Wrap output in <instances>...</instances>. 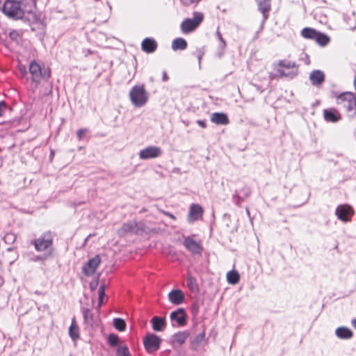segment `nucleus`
<instances>
[{
  "label": "nucleus",
  "mask_w": 356,
  "mask_h": 356,
  "mask_svg": "<svg viewBox=\"0 0 356 356\" xmlns=\"http://www.w3.org/2000/svg\"><path fill=\"white\" fill-rule=\"evenodd\" d=\"M309 79L314 86L322 83L325 79V75L321 70H314L311 72Z\"/></svg>",
  "instance_id": "6ab92c4d"
},
{
  "label": "nucleus",
  "mask_w": 356,
  "mask_h": 356,
  "mask_svg": "<svg viewBox=\"0 0 356 356\" xmlns=\"http://www.w3.org/2000/svg\"><path fill=\"white\" fill-rule=\"evenodd\" d=\"M3 282V280H2V278L0 277V286H1V285H2Z\"/></svg>",
  "instance_id": "603ef678"
},
{
  "label": "nucleus",
  "mask_w": 356,
  "mask_h": 356,
  "mask_svg": "<svg viewBox=\"0 0 356 356\" xmlns=\"http://www.w3.org/2000/svg\"><path fill=\"white\" fill-rule=\"evenodd\" d=\"M197 124L199 126H200L202 128H206L207 127V123H206L205 120H199L197 121Z\"/></svg>",
  "instance_id": "a18cd8bd"
},
{
  "label": "nucleus",
  "mask_w": 356,
  "mask_h": 356,
  "mask_svg": "<svg viewBox=\"0 0 356 356\" xmlns=\"http://www.w3.org/2000/svg\"><path fill=\"white\" fill-rule=\"evenodd\" d=\"M187 287L191 292L197 293L199 291V286L196 280L191 275H188L187 277Z\"/></svg>",
  "instance_id": "cd10ccee"
},
{
  "label": "nucleus",
  "mask_w": 356,
  "mask_h": 356,
  "mask_svg": "<svg viewBox=\"0 0 356 356\" xmlns=\"http://www.w3.org/2000/svg\"><path fill=\"white\" fill-rule=\"evenodd\" d=\"M98 296L99 298H104L105 297V286L101 285L98 290Z\"/></svg>",
  "instance_id": "4c0bfd02"
},
{
  "label": "nucleus",
  "mask_w": 356,
  "mask_h": 356,
  "mask_svg": "<svg viewBox=\"0 0 356 356\" xmlns=\"http://www.w3.org/2000/svg\"><path fill=\"white\" fill-rule=\"evenodd\" d=\"M113 325L116 330L124 331L126 327V323L123 319L118 318L113 320Z\"/></svg>",
  "instance_id": "473e14b6"
},
{
  "label": "nucleus",
  "mask_w": 356,
  "mask_h": 356,
  "mask_svg": "<svg viewBox=\"0 0 356 356\" xmlns=\"http://www.w3.org/2000/svg\"><path fill=\"white\" fill-rule=\"evenodd\" d=\"M0 9L6 16L14 19H22L24 15L21 2L18 1L5 0L2 4L0 1Z\"/></svg>",
  "instance_id": "f03ea898"
},
{
  "label": "nucleus",
  "mask_w": 356,
  "mask_h": 356,
  "mask_svg": "<svg viewBox=\"0 0 356 356\" xmlns=\"http://www.w3.org/2000/svg\"><path fill=\"white\" fill-rule=\"evenodd\" d=\"M131 102L136 107L143 106L148 101L149 96L144 85L135 86L129 92Z\"/></svg>",
  "instance_id": "7ed1b4c3"
},
{
  "label": "nucleus",
  "mask_w": 356,
  "mask_h": 356,
  "mask_svg": "<svg viewBox=\"0 0 356 356\" xmlns=\"http://www.w3.org/2000/svg\"><path fill=\"white\" fill-rule=\"evenodd\" d=\"M119 340L118 336L114 334H109L108 338V343L111 346H116L118 344Z\"/></svg>",
  "instance_id": "c9c22d12"
},
{
  "label": "nucleus",
  "mask_w": 356,
  "mask_h": 356,
  "mask_svg": "<svg viewBox=\"0 0 356 356\" xmlns=\"http://www.w3.org/2000/svg\"><path fill=\"white\" fill-rule=\"evenodd\" d=\"M161 339L154 334H147L143 339L144 346L148 353L156 351L159 347Z\"/></svg>",
  "instance_id": "6e6552de"
},
{
  "label": "nucleus",
  "mask_w": 356,
  "mask_h": 356,
  "mask_svg": "<svg viewBox=\"0 0 356 356\" xmlns=\"http://www.w3.org/2000/svg\"><path fill=\"white\" fill-rule=\"evenodd\" d=\"M16 238H17L16 235L11 232L7 233L3 236V241L7 244H13L15 241Z\"/></svg>",
  "instance_id": "72a5a7b5"
},
{
  "label": "nucleus",
  "mask_w": 356,
  "mask_h": 356,
  "mask_svg": "<svg viewBox=\"0 0 356 356\" xmlns=\"http://www.w3.org/2000/svg\"><path fill=\"white\" fill-rule=\"evenodd\" d=\"M9 36L11 40L17 41L20 38V34L17 31L13 30L10 32Z\"/></svg>",
  "instance_id": "e433bc0d"
},
{
  "label": "nucleus",
  "mask_w": 356,
  "mask_h": 356,
  "mask_svg": "<svg viewBox=\"0 0 356 356\" xmlns=\"http://www.w3.org/2000/svg\"><path fill=\"white\" fill-rule=\"evenodd\" d=\"M151 322L152 323L153 330L156 332H161L163 330L166 326L165 319L161 317L154 316L152 318Z\"/></svg>",
  "instance_id": "aec40b11"
},
{
  "label": "nucleus",
  "mask_w": 356,
  "mask_h": 356,
  "mask_svg": "<svg viewBox=\"0 0 356 356\" xmlns=\"http://www.w3.org/2000/svg\"><path fill=\"white\" fill-rule=\"evenodd\" d=\"M211 121L216 124L226 125L229 119L226 114L222 113H213L211 115Z\"/></svg>",
  "instance_id": "a211bd4d"
},
{
  "label": "nucleus",
  "mask_w": 356,
  "mask_h": 356,
  "mask_svg": "<svg viewBox=\"0 0 356 356\" xmlns=\"http://www.w3.org/2000/svg\"><path fill=\"white\" fill-rule=\"evenodd\" d=\"M86 133V129H81L78 130L76 134H77V137H78L79 140H81V138H83V136L85 135Z\"/></svg>",
  "instance_id": "a19ab883"
},
{
  "label": "nucleus",
  "mask_w": 356,
  "mask_h": 356,
  "mask_svg": "<svg viewBox=\"0 0 356 356\" xmlns=\"http://www.w3.org/2000/svg\"><path fill=\"white\" fill-rule=\"evenodd\" d=\"M239 274L234 270L229 271L227 274V280L229 284H235L239 281Z\"/></svg>",
  "instance_id": "c756f323"
},
{
  "label": "nucleus",
  "mask_w": 356,
  "mask_h": 356,
  "mask_svg": "<svg viewBox=\"0 0 356 356\" xmlns=\"http://www.w3.org/2000/svg\"><path fill=\"white\" fill-rule=\"evenodd\" d=\"M197 58H198V60H199V64L200 65L202 58V56L204 55V51L202 49H198L197 51Z\"/></svg>",
  "instance_id": "79ce46f5"
},
{
  "label": "nucleus",
  "mask_w": 356,
  "mask_h": 356,
  "mask_svg": "<svg viewBox=\"0 0 356 356\" xmlns=\"http://www.w3.org/2000/svg\"><path fill=\"white\" fill-rule=\"evenodd\" d=\"M33 243L35 248L38 252H42L48 250L53 243V236L51 232H45L38 238L34 240Z\"/></svg>",
  "instance_id": "0eeeda50"
},
{
  "label": "nucleus",
  "mask_w": 356,
  "mask_h": 356,
  "mask_svg": "<svg viewBox=\"0 0 356 356\" xmlns=\"http://www.w3.org/2000/svg\"><path fill=\"white\" fill-rule=\"evenodd\" d=\"M278 66L277 72L281 76L293 78L298 74V65L293 61L280 60Z\"/></svg>",
  "instance_id": "20e7f679"
},
{
  "label": "nucleus",
  "mask_w": 356,
  "mask_h": 356,
  "mask_svg": "<svg viewBox=\"0 0 356 356\" xmlns=\"http://www.w3.org/2000/svg\"><path fill=\"white\" fill-rule=\"evenodd\" d=\"M90 314V311L89 309H85L83 311V316L85 318H88Z\"/></svg>",
  "instance_id": "49530a36"
},
{
  "label": "nucleus",
  "mask_w": 356,
  "mask_h": 356,
  "mask_svg": "<svg viewBox=\"0 0 356 356\" xmlns=\"http://www.w3.org/2000/svg\"><path fill=\"white\" fill-rule=\"evenodd\" d=\"M315 41L321 46H325L329 43L330 38L325 33L318 32Z\"/></svg>",
  "instance_id": "7c9ffc66"
},
{
  "label": "nucleus",
  "mask_w": 356,
  "mask_h": 356,
  "mask_svg": "<svg viewBox=\"0 0 356 356\" xmlns=\"http://www.w3.org/2000/svg\"><path fill=\"white\" fill-rule=\"evenodd\" d=\"M20 70H21V72H22L23 75H24L26 74V69L25 68L22 69V68L20 67Z\"/></svg>",
  "instance_id": "3c124183"
},
{
  "label": "nucleus",
  "mask_w": 356,
  "mask_h": 356,
  "mask_svg": "<svg viewBox=\"0 0 356 356\" xmlns=\"http://www.w3.org/2000/svg\"><path fill=\"white\" fill-rule=\"evenodd\" d=\"M160 211H161L162 213H163L164 215H165V216H167L170 217V218H172V219H173V220H175V219H176V217H175L173 214H172V213H169V212H168V211H163V210H160Z\"/></svg>",
  "instance_id": "c03bdc74"
},
{
  "label": "nucleus",
  "mask_w": 356,
  "mask_h": 356,
  "mask_svg": "<svg viewBox=\"0 0 356 356\" xmlns=\"http://www.w3.org/2000/svg\"><path fill=\"white\" fill-rule=\"evenodd\" d=\"M216 36L218 38L219 42H220L219 46H218V47L220 49L218 55H219V56H221L224 53V51H225L227 44H226L225 40L223 39L222 34L220 33V32L218 30L216 31Z\"/></svg>",
  "instance_id": "2f4dec72"
},
{
  "label": "nucleus",
  "mask_w": 356,
  "mask_h": 356,
  "mask_svg": "<svg viewBox=\"0 0 356 356\" xmlns=\"http://www.w3.org/2000/svg\"><path fill=\"white\" fill-rule=\"evenodd\" d=\"M162 150L157 146H149L139 152V157L141 159L147 160L154 159L161 155Z\"/></svg>",
  "instance_id": "1a4fd4ad"
},
{
  "label": "nucleus",
  "mask_w": 356,
  "mask_h": 356,
  "mask_svg": "<svg viewBox=\"0 0 356 356\" xmlns=\"http://www.w3.org/2000/svg\"><path fill=\"white\" fill-rule=\"evenodd\" d=\"M189 337V333L187 331L179 332L175 333L172 336V341L174 343H177L179 345H182L185 343L188 337Z\"/></svg>",
  "instance_id": "4be33fe9"
},
{
  "label": "nucleus",
  "mask_w": 356,
  "mask_h": 356,
  "mask_svg": "<svg viewBox=\"0 0 356 356\" xmlns=\"http://www.w3.org/2000/svg\"><path fill=\"white\" fill-rule=\"evenodd\" d=\"M141 47L146 53H153L157 48V43L153 38H147L142 42Z\"/></svg>",
  "instance_id": "f3484780"
},
{
  "label": "nucleus",
  "mask_w": 356,
  "mask_h": 356,
  "mask_svg": "<svg viewBox=\"0 0 356 356\" xmlns=\"http://www.w3.org/2000/svg\"><path fill=\"white\" fill-rule=\"evenodd\" d=\"M200 0H181V2L185 6H190L193 3H197Z\"/></svg>",
  "instance_id": "58836bf2"
},
{
  "label": "nucleus",
  "mask_w": 356,
  "mask_h": 356,
  "mask_svg": "<svg viewBox=\"0 0 356 356\" xmlns=\"http://www.w3.org/2000/svg\"><path fill=\"white\" fill-rule=\"evenodd\" d=\"M352 325L354 327L355 329H356V319H353L352 321Z\"/></svg>",
  "instance_id": "8fccbe9b"
},
{
  "label": "nucleus",
  "mask_w": 356,
  "mask_h": 356,
  "mask_svg": "<svg viewBox=\"0 0 356 356\" xmlns=\"http://www.w3.org/2000/svg\"><path fill=\"white\" fill-rule=\"evenodd\" d=\"M184 245L192 254H197L201 253L202 247L200 244L190 237L184 239Z\"/></svg>",
  "instance_id": "4468645a"
},
{
  "label": "nucleus",
  "mask_w": 356,
  "mask_h": 356,
  "mask_svg": "<svg viewBox=\"0 0 356 356\" xmlns=\"http://www.w3.org/2000/svg\"><path fill=\"white\" fill-rule=\"evenodd\" d=\"M69 334L74 341L79 337V329L74 318H72V324L69 328Z\"/></svg>",
  "instance_id": "a878e982"
},
{
  "label": "nucleus",
  "mask_w": 356,
  "mask_h": 356,
  "mask_svg": "<svg viewBox=\"0 0 356 356\" xmlns=\"http://www.w3.org/2000/svg\"><path fill=\"white\" fill-rule=\"evenodd\" d=\"M170 318L175 321L178 325L181 326L186 323V314L183 309H178L170 314Z\"/></svg>",
  "instance_id": "2eb2a0df"
},
{
  "label": "nucleus",
  "mask_w": 356,
  "mask_h": 356,
  "mask_svg": "<svg viewBox=\"0 0 356 356\" xmlns=\"http://www.w3.org/2000/svg\"><path fill=\"white\" fill-rule=\"evenodd\" d=\"M137 222L135 221H129L124 223L119 230L120 234H124L127 233L136 232L137 228Z\"/></svg>",
  "instance_id": "412c9836"
},
{
  "label": "nucleus",
  "mask_w": 356,
  "mask_h": 356,
  "mask_svg": "<svg viewBox=\"0 0 356 356\" xmlns=\"http://www.w3.org/2000/svg\"><path fill=\"white\" fill-rule=\"evenodd\" d=\"M162 79H163V81H167L168 80V76L167 73H166L165 71H164L163 72V77H162Z\"/></svg>",
  "instance_id": "09e8293b"
},
{
  "label": "nucleus",
  "mask_w": 356,
  "mask_h": 356,
  "mask_svg": "<svg viewBox=\"0 0 356 356\" xmlns=\"http://www.w3.org/2000/svg\"><path fill=\"white\" fill-rule=\"evenodd\" d=\"M336 103L349 118L356 115V97L353 92H345L336 97Z\"/></svg>",
  "instance_id": "f257e3e1"
},
{
  "label": "nucleus",
  "mask_w": 356,
  "mask_h": 356,
  "mask_svg": "<svg viewBox=\"0 0 356 356\" xmlns=\"http://www.w3.org/2000/svg\"><path fill=\"white\" fill-rule=\"evenodd\" d=\"M47 259V255H43V256H36L35 257H34L33 259V260L34 261H44L45 259Z\"/></svg>",
  "instance_id": "37998d69"
},
{
  "label": "nucleus",
  "mask_w": 356,
  "mask_h": 356,
  "mask_svg": "<svg viewBox=\"0 0 356 356\" xmlns=\"http://www.w3.org/2000/svg\"><path fill=\"white\" fill-rule=\"evenodd\" d=\"M246 211H247V213H248V215H250V211H249L248 209H246Z\"/></svg>",
  "instance_id": "864d4df0"
},
{
  "label": "nucleus",
  "mask_w": 356,
  "mask_h": 356,
  "mask_svg": "<svg viewBox=\"0 0 356 356\" xmlns=\"http://www.w3.org/2000/svg\"><path fill=\"white\" fill-rule=\"evenodd\" d=\"M335 332L336 335L340 339H350L353 336L352 331L344 327L337 328Z\"/></svg>",
  "instance_id": "393cba45"
},
{
  "label": "nucleus",
  "mask_w": 356,
  "mask_h": 356,
  "mask_svg": "<svg viewBox=\"0 0 356 356\" xmlns=\"http://www.w3.org/2000/svg\"><path fill=\"white\" fill-rule=\"evenodd\" d=\"M104 298H99V302H98L97 309H99L102 307V305L104 302Z\"/></svg>",
  "instance_id": "de8ad7c7"
},
{
  "label": "nucleus",
  "mask_w": 356,
  "mask_h": 356,
  "mask_svg": "<svg viewBox=\"0 0 356 356\" xmlns=\"http://www.w3.org/2000/svg\"><path fill=\"white\" fill-rule=\"evenodd\" d=\"M168 298L174 305H180L184 300V294L180 289H175L169 293Z\"/></svg>",
  "instance_id": "dca6fc26"
},
{
  "label": "nucleus",
  "mask_w": 356,
  "mask_h": 356,
  "mask_svg": "<svg viewBox=\"0 0 356 356\" xmlns=\"http://www.w3.org/2000/svg\"><path fill=\"white\" fill-rule=\"evenodd\" d=\"M323 118L327 122L336 123L341 119V115L337 109L330 108L323 110Z\"/></svg>",
  "instance_id": "9b49d317"
},
{
  "label": "nucleus",
  "mask_w": 356,
  "mask_h": 356,
  "mask_svg": "<svg viewBox=\"0 0 356 356\" xmlns=\"http://www.w3.org/2000/svg\"><path fill=\"white\" fill-rule=\"evenodd\" d=\"M203 214V208L196 204L191 205L188 220L189 222H194L200 219Z\"/></svg>",
  "instance_id": "ddd939ff"
},
{
  "label": "nucleus",
  "mask_w": 356,
  "mask_h": 356,
  "mask_svg": "<svg viewBox=\"0 0 356 356\" xmlns=\"http://www.w3.org/2000/svg\"><path fill=\"white\" fill-rule=\"evenodd\" d=\"M203 13L194 12L193 17L192 19L187 18L182 22L181 24L182 32L184 33H188L194 31L203 21Z\"/></svg>",
  "instance_id": "39448f33"
},
{
  "label": "nucleus",
  "mask_w": 356,
  "mask_h": 356,
  "mask_svg": "<svg viewBox=\"0 0 356 356\" xmlns=\"http://www.w3.org/2000/svg\"><path fill=\"white\" fill-rule=\"evenodd\" d=\"M318 31L312 28H304L301 31V35L305 39L314 40L316 39Z\"/></svg>",
  "instance_id": "b1692460"
},
{
  "label": "nucleus",
  "mask_w": 356,
  "mask_h": 356,
  "mask_svg": "<svg viewBox=\"0 0 356 356\" xmlns=\"http://www.w3.org/2000/svg\"><path fill=\"white\" fill-rule=\"evenodd\" d=\"M353 211L352 208L346 204L340 205L336 209V215L338 218L343 222L348 221V216L353 215Z\"/></svg>",
  "instance_id": "f8f14e48"
},
{
  "label": "nucleus",
  "mask_w": 356,
  "mask_h": 356,
  "mask_svg": "<svg viewBox=\"0 0 356 356\" xmlns=\"http://www.w3.org/2000/svg\"><path fill=\"white\" fill-rule=\"evenodd\" d=\"M187 47V42L181 38L175 39L172 43V49L176 50H184Z\"/></svg>",
  "instance_id": "5701e85b"
},
{
  "label": "nucleus",
  "mask_w": 356,
  "mask_h": 356,
  "mask_svg": "<svg viewBox=\"0 0 356 356\" xmlns=\"http://www.w3.org/2000/svg\"><path fill=\"white\" fill-rule=\"evenodd\" d=\"M7 106L4 102H0V117L3 115L6 110Z\"/></svg>",
  "instance_id": "ea45409f"
},
{
  "label": "nucleus",
  "mask_w": 356,
  "mask_h": 356,
  "mask_svg": "<svg viewBox=\"0 0 356 356\" xmlns=\"http://www.w3.org/2000/svg\"><path fill=\"white\" fill-rule=\"evenodd\" d=\"M117 356H130V353L127 346H122L117 349Z\"/></svg>",
  "instance_id": "f704fd0d"
},
{
  "label": "nucleus",
  "mask_w": 356,
  "mask_h": 356,
  "mask_svg": "<svg viewBox=\"0 0 356 356\" xmlns=\"http://www.w3.org/2000/svg\"><path fill=\"white\" fill-rule=\"evenodd\" d=\"M258 3L259 10L263 13L266 18V13L270 9V0H256Z\"/></svg>",
  "instance_id": "bb28decb"
},
{
  "label": "nucleus",
  "mask_w": 356,
  "mask_h": 356,
  "mask_svg": "<svg viewBox=\"0 0 356 356\" xmlns=\"http://www.w3.org/2000/svg\"><path fill=\"white\" fill-rule=\"evenodd\" d=\"M100 264V259L99 256H95L94 258L90 259L83 267V273L90 276L95 273L96 269Z\"/></svg>",
  "instance_id": "9d476101"
},
{
  "label": "nucleus",
  "mask_w": 356,
  "mask_h": 356,
  "mask_svg": "<svg viewBox=\"0 0 356 356\" xmlns=\"http://www.w3.org/2000/svg\"><path fill=\"white\" fill-rule=\"evenodd\" d=\"M29 72L31 74L32 82L35 83V88H37L42 78L47 79L50 76L49 71L42 72L40 65L34 60L30 63Z\"/></svg>",
  "instance_id": "423d86ee"
},
{
  "label": "nucleus",
  "mask_w": 356,
  "mask_h": 356,
  "mask_svg": "<svg viewBox=\"0 0 356 356\" xmlns=\"http://www.w3.org/2000/svg\"><path fill=\"white\" fill-rule=\"evenodd\" d=\"M205 339V334L204 332L198 334L191 342L193 349H197V347L202 343Z\"/></svg>",
  "instance_id": "c85d7f7f"
}]
</instances>
